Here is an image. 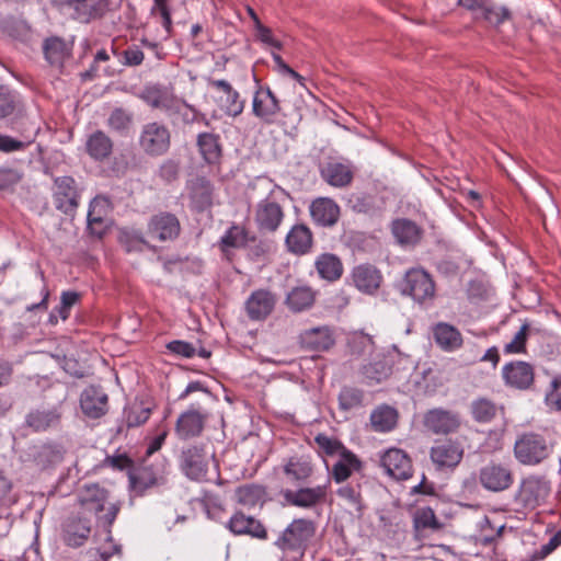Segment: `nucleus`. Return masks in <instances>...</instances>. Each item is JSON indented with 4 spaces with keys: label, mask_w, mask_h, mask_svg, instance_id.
<instances>
[{
    "label": "nucleus",
    "mask_w": 561,
    "mask_h": 561,
    "mask_svg": "<svg viewBox=\"0 0 561 561\" xmlns=\"http://www.w3.org/2000/svg\"><path fill=\"white\" fill-rule=\"evenodd\" d=\"M78 503L84 512L92 513L96 517L98 525L112 540L111 528L121 511L122 503L112 501L110 491L98 483H87L78 492Z\"/></svg>",
    "instance_id": "f257e3e1"
},
{
    "label": "nucleus",
    "mask_w": 561,
    "mask_h": 561,
    "mask_svg": "<svg viewBox=\"0 0 561 561\" xmlns=\"http://www.w3.org/2000/svg\"><path fill=\"white\" fill-rule=\"evenodd\" d=\"M553 444L538 433H524L514 444L516 460L525 466H536L550 457Z\"/></svg>",
    "instance_id": "f03ea898"
},
{
    "label": "nucleus",
    "mask_w": 561,
    "mask_h": 561,
    "mask_svg": "<svg viewBox=\"0 0 561 561\" xmlns=\"http://www.w3.org/2000/svg\"><path fill=\"white\" fill-rule=\"evenodd\" d=\"M171 139V130L165 124L149 122L140 129L138 146L146 156L158 158L169 152Z\"/></svg>",
    "instance_id": "7ed1b4c3"
},
{
    "label": "nucleus",
    "mask_w": 561,
    "mask_h": 561,
    "mask_svg": "<svg viewBox=\"0 0 561 561\" xmlns=\"http://www.w3.org/2000/svg\"><path fill=\"white\" fill-rule=\"evenodd\" d=\"M549 493V482L545 478L531 474L522 479L514 494V503L520 510H535L546 501Z\"/></svg>",
    "instance_id": "20e7f679"
},
{
    "label": "nucleus",
    "mask_w": 561,
    "mask_h": 561,
    "mask_svg": "<svg viewBox=\"0 0 561 561\" xmlns=\"http://www.w3.org/2000/svg\"><path fill=\"white\" fill-rule=\"evenodd\" d=\"M64 14L80 23L101 19L108 10V0H51Z\"/></svg>",
    "instance_id": "39448f33"
},
{
    "label": "nucleus",
    "mask_w": 561,
    "mask_h": 561,
    "mask_svg": "<svg viewBox=\"0 0 561 561\" xmlns=\"http://www.w3.org/2000/svg\"><path fill=\"white\" fill-rule=\"evenodd\" d=\"M179 466L183 474L192 481H205L208 473L209 457L203 445H190L182 449Z\"/></svg>",
    "instance_id": "423d86ee"
},
{
    "label": "nucleus",
    "mask_w": 561,
    "mask_h": 561,
    "mask_svg": "<svg viewBox=\"0 0 561 561\" xmlns=\"http://www.w3.org/2000/svg\"><path fill=\"white\" fill-rule=\"evenodd\" d=\"M81 188L70 175L54 178L53 198L57 210L73 215L80 205Z\"/></svg>",
    "instance_id": "0eeeda50"
},
{
    "label": "nucleus",
    "mask_w": 561,
    "mask_h": 561,
    "mask_svg": "<svg viewBox=\"0 0 561 561\" xmlns=\"http://www.w3.org/2000/svg\"><path fill=\"white\" fill-rule=\"evenodd\" d=\"M402 293L411 296L416 302L422 304L434 298L435 284L426 271L411 268L404 275Z\"/></svg>",
    "instance_id": "6e6552de"
},
{
    "label": "nucleus",
    "mask_w": 561,
    "mask_h": 561,
    "mask_svg": "<svg viewBox=\"0 0 561 561\" xmlns=\"http://www.w3.org/2000/svg\"><path fill=\"white\" fill-rule=\"evenodd\" d=\"M181 231L182 227L178 216L167 210L153 214L147 224L148 234L159 242L175 241Z\"/></svg>",
    "instance_id": "1a4fd4ad"
},
{
    "label": "nucleus",
    "mask_w": 561,
    "mask_h": 561,
    "mask_svg": "<svg viewBox=\"0 0 561 561\" xmlns=\"http://www.w3.org/2000/svg\"><path fill=\"white\" fill-rule=\"evenodd\" d=\"M478 479L485 490L502 492L514 483V473L510 465L490 461L479 470Z\"/></svg>",
    "instance_id": "9d476101"
},
{
    "label": "nucleus",
    "mask_w": 561,
    "mask_h": 561,
    "mask_svg": "<svg viewBox=\"0 0 561 561\" xmlns=\"http://www.w3.org/2000/svg\"><path fill=\"white\" fill-rule=\"evenodd\" d=\"M312 520L295 519L278 537L275 545L283 551L298 550L305 547L314 535Z\"/></svg>",
    "instance_id": "9b49d317"
},
{
    "label": "nucleus",
    "mask_w": 561,
    "mask_h": 561,
    "mask_svg": "<svg viewBox=\"0 0 561 561\" xmlns=\"http://www.w3.org/2000/svg\"><path fill=\"white\" fill-rule=\"evenodd\" d=\"M504 385L515 390H529L535 382V368L525 360H512L502 367Z\"/></svg>",
    "instance_id": "f8f14e48"
},
{
    "label": "nucleus",
    "mask_w": 561,
    "mask_h": 561,
    "mask_svg": "<svg viewBox=\"0 0 561 561\" xmlns=\"http://www.w3.org/2000/svg\"><path fill=\"white\" fill-rule=\"evenodd\" d=\"M283 207L272 197L260 201L254 209V222L259 232H275L284 219Z\"/></svg>",
    "instance_id": "ddd939ff"
},
{
    "label": "nucleus",
    "mask_w": 561,
    "mask_h": 561,
    "mask_svg": "<svg viewBox=\"0 0 561 561\" xmlns=\"http://www.w3.org/2000/svg\"><path fill=\"white\" fill-rule=\"evenodd\" d=\"M423 423L433 434L447 435L458 432L462 422L459 412L436 408L425 413Z\"/></svg>",
    "instance_id": "4468645a"
},
{
    "label": "nucleus",
    "mask_w": 561,
    "mask_h": 561,
    "mask_svg": "<svg viewBox=\"0 0 561 561\" xmlns=\"http://www.w3.org/2000/svg\"><path fill=\"white\" fill-rule=\"evenodd\" d=\"M209 412L202 407L192 405L178 417L175 433L180 439H190L202 435Z\"/></svg>",
    "instance_id": "2eb2a0df"
},
{
    "label": "nucleus",
    "mask_w": 561,
    "mask_h": 561,
    "mask_svg": "<svg viewBox=\"0 0 561 561\" xmlns=\"http://www.w3.org/2000/svg\"><path fill=\"white\" fill-rule=\"evenodd\" d=\"M208 83L218 92L216 102L227 116L237 117L242 114L245 101L241 99L239 92L228 81L210 79Z\"/></svg>",
    "instance_id": "dca6fc26"
},
{
    "label": "nucleus",
    "mask_w": 561,
    "mask_h": 561,
    "mask_svg": "<svg viewBox=\"0 0 561 561\" xmlns=\"http://www.w3.org/2000/svg\"><path fill=\"white\" fill-rule=\"evenodd\" d=\"M386 473L394 480H408L412 477L413 467L410 456L402 449L390 448L380 458Z\"/></svg>",
    "instance_id": "f3484780"
},
{
    "label": "nucleus",
    "mask_w": 561,
    "mask_h": 561,
    "mask_svg": "<svg viewBox=\"0 0 561 561\" xmlns=\"http://www.w3.org/2000/svg\"><path fill=\"white\" fill-rule=\"evenodd\" d=\"M279 112V101L270 87L259 85L253 95V115L266 124H272Z\"/></svg>",
    "instance_id": "a211bd4d"
},
{
    "label": "nucleus",
    "mask_w": 561,
    "mask_h": 561,
    "mask_svg": "<svg viewBox=\"0 0 561 561\" xmlns=\"http://www.w3.org/2000/svg\"><path fill=\"white\" fill-rule=\"evenodd\" d=\"M351 278L358 291L369 296L378 291L383 280L381 272L368 263L356 265L352 270Z\"/></svg>",
    "instance_id": "6ab92c4d"
},
{
    "label": "nucleus",
    "mask_w": 561,
    "mask_h": 561,
    "mask_svg": "<svg viewBox=\"0 0 561 561\" xmlns=\"http://www.w3.org/2000/svg\"><path fill=\"white\" fill-rule=\"evenodd\" d=\"M250 233L244 226L233 222L217 243L221 257L228 263H232L236 256L233 250L247 247Z\"/></svg>",
    "instance_id": "aec40b11"
},
{
    "label": "nucleus",
    "mask_w": 561,
    "mask_h": 561,
    "mask_svg": "<svg viewBox=\"0 0 561 561\" xmlns=\"http://www.w3.org/2000/svg\"><path fill=\"white\" fill-rule=\"evenodd\" d=\"M80 408L87 417L100 419L107 413L108 396L100 386H90L80 396Z\"/></svg>",
    "instance_id": "412c9836"
},
{
    "label": "nucleus",
    "mask_w": 561,
    "mask_h": 561,
    "mask_svg": "<svg viewBox=\"0 0 561 561\" xmlns=\"http://www.w3.org/2000/svg\"><path fill=\"white\" fill-rule=\"evenodd\" d=\"M141 100L152 108L163 110L165 112H178L179 100L171 92V90L162 84L146 85L140 94Z\"/></svg>",
    "instance_id": "4be33fe9"
},
{
    "label": "nucleus",
    "mask_w": 561,
    "mask_h": 561,
    "mask_svg": "<svg viewBox=\"0 0 561 561\" xmlns=\"http://www.w3.org/2000/svg\"><path fill=\"white\" fill-rule=\"evenodd\" d=\"M91 520L80 515L69 516L62 525V540L68 547L79 548L91 534Z\"/></svg>",
    "instance_id": "5701e85b"
},
{
    "label": "nucleus",
    "mask_w": 561,
    "mask_h": 561,
    "mask_svg": "<svg viewBox=\"0 0 561 561\" xmlns=\"http://www.w3.org/2000/svg\"><path fill=\"white\" fill-rule=\"evenodd\" d=\"M227 528L236 536H250L264 540L267 538V530L264 525L253 516L237 511L228 520Z\"/></svg>",
    "instance_id": "b1692460"
},
{
    "label": "nucleus",
    "mask_w": 561,
    "mask_h": 561,
    "mask_svg": "<svg viewBox=\"0 0 561 561\" xmlns=\"http://www.w3.org/2000/svg\"><path fill=\"white\" fill-rule=\"evenodd\" d=\"M276 297L270 290H254L245 301V312L250 320H265L274 310Z\"/></svg>",
    "instance_id": "393cba45"
},
{
    "label": "nucleus",
    "mask_w": 561,
    "mask_h": 561,
    "mask_svg": "<svg viewBox=\"0 0 561 561\" xmlns=\"http://www.w3.org/2000/svg\"><path fill=\"white\" fill-rule=\"evenodd\" d=\"M191 207L202 213L213 205L214 186L205 176H195L187 182Z\"/></svg>",
    "instance_id": "a878e982"
},
{
    "label": "nucleus",
    "mask_w": 561,
    "mask_h": 561,
    "mask_svg": "<svg viewBox=\"0 0 561 561\" xmlns=\"http://www.w3.org/2000/svg\"><path fill=\"white\" fill-rule=\"evenodd\" d=\"M430 455L437 468H455L463 457V449L457 442L444 440L434 445Z\"/></svg>",
    "instance_id": "bb28decb"
},
{
    "label": "nucleus",
    "mask_w": 561,
    "mask_h": 561,
    "mask_svg": "<svg viewBox=\"0 0 561 561\" xmlns=\"http://www.w3.org/2000/svg\"><path fill=\"white\" fill-rule=\"evenodd\" d=\"M61 411L58 407L49 409H34L25 416V425L35 433L55 428L60 424Z\"/></svg>",
    "instance_id": "cd10ccee"
},
{
    "label": "nucleus",
    "mask_w": 561,
    "mask_h": 561,
    "mask_svg": "<svg viewBox=\"0 0 561 561\" xmlns=\"http://www.w3.org/2000/svg\"><path fill=\"white\" fill-rule=\"evenodd\" d=\"M198 152L205 163L219 164L222 158V145L220 136L214 133H201L196 138Z\"/></svg>",
    "instance_id": "c85d7f7f"
},
{
    "label": "nucleus",
    "mask_w": 561,
    "mask_h": 561,
    "mask_svg": "<svg viewBox=\"0 0 561 561\" xmlns=\"http://www.w3.org/2000/svg\"><path fill=\"white\" fill-rule=\"evenodd\" d=\"M42 49L46 61L57 68H62L66 59L71 55V46L59 36L45 38Z\"/></svg>",
    "instance_id": "c756f323"
},
{
    "label": "nucleus",
    "mask_w": 561,
    "mask_h": 561,
    "mask_svg": "<svg viewBox=\"0 0 561 561\" xmlns=\"http://www.w3.org/2000/svg\"><path fill=\"white\" fill-rule=\"evenodd\" d=\"M433 337L437 346L445 352H455L463 344L460 331L446 322H438L434 325Z\"/></svg>",
    "instance_id": "7c9ffc66"
},
{
    "label": "nucleus",
    "mask_w": 561,
    "mask_h": 561,
    "mask_svg": "<svg viewBox=\"0 0 561 561\" xmlns=\"http://www.w3.org/2000/svg\"><path fill=\"white\" fill-rule=\"evenodd\" d=\"M114 142L103 130L90 134L85 141V152L98 162L107 160L113 153Z\"/></svg>",
    "instance_id": "2f4dec72"
},
{
    "label": "nucleus",
    "mask_w": 561,
    "mask_h": 561,
    "mask_svg": "<svg viewBox=\"0 0 561 561\" xmlns=\"http://www.w3.org/2000/svg\"><path fill=\"white\" fill-rule=\"evenodd\" d=\"M285 243L289 252L306 254L312 247V231L305 225H295L287 233Z\"/></svg>",
    "instance_id": "473e14b6"
},
{
    "label": "nucleus",
    "mask_w": 561,
    "mask_h": 561,
    "mask_svg": "<svg viewBox=\"0 0 561 561\" xmlns=\"http://www.w3.org/2000/svg\"><path fill=\"white\" fill-rule=\"evenodd\" d=\"M325 468L334 481L341 483L347 480L354 470L360 468V461L355 454L348 451L342 457L333 459Z\"/></svg>",
    "instance_id": "72a5a7b5"
},
{
    "label": "nucleus",
    "mask_w": 561,
    "mask_h": 561,
    "mask_svg": "<svg viewBox=\"0 0 561 561\" xmlns=\"http://www.w3.org/2000/svg\"><path fill=\"white\" fill-rule=\"evenodd\" d=\"M321 175L328 184L334 187H346L354 178L351 167L341 162L328 163L321 170Z\"/></svg>",
    "instance_id": "f704fd0d"
},
{
    "label": "nucleus",
    "mask_w": 561,
    "mask_h": 561,
    "mask_svg": "<svg viewBox=\"0 0 561 561\" xmlns=\"http://www.w3.org/2000/svg\"><path fill=\"white\" fill-rule=\"evenodd\" d=\"M391 232L398 243L402 245H414L422 237L420 227L412 220L405 218L393 220Z\"/></svg>",
    "instance_id": "c9c22d12"
},
{
    "label": "nucleus",
    "mask_w": 561,
    "mask_h": 561,
    "mask_svg": "<svg viewBox=\"0 0 561 561\" xmlns=\"http://www.w3.org/2000/svg\"><path fill=\"white\" fill-rule=\"evenodd\" d=\"M128 476L131 488L138 492H145L147 489L157 485L160 479L159 472L146 463L129 470Z\"/></svg>",
    "instance_id": "e433bc0d"
},
{
    "label": "nucleus",
    "mask_w": 561,
    "mask_h": 561,
    "mask_svg": "<svg viewBox=\"0 0 561 561\" xmlns=\"http://www.w3.org/2000/svg\"><path fill=\"white\" fill-rule=\"evenodd\" d=\"M314 291L308 286L294 287L285 298V305L293 312H301L312 307Z\"/></svg>",
    "instance_id": "4c0bfd02"
},
{
    "label": "nucleus",
    "mask_w": 561,
    "mask_h": 561,
    "mask_svg": "<svg viewBox=\"0 0 561 561\" xmlns=\"http://www.w3.org/2000/svg\"><path fill=\"white\" fill-rule=\"evenodd\" d=\"M283 472L288 482L298 486L312 474L313 468L309 461L301 457H291L284 465Z\"/></svg>",
    "instance_id": "58836bf2"
},
{
    "label": "nucleus",
    "mask_w": 561,
    "mask_h": 561,
    "mask_svg": "<svg viewBox=\"0 0 561 561\" xmlns=\"http://www.w3.org/2000/svg\"><path fill=\"white\" fill-rule=\"evenodd\" d=\"M398 422V412L389 405H381L370 414V423L376 432L386 433L392 431Z\"/></svg>",
    "instance_id": "ea45409f"
},
{
    "label": "nucleus",
    "mask_w": 561,
    "mask_h": 561,
    "mask_svg": "<svg viewBox=\"0 0 561 561\" xmlns=\"http://www.w3.org/2000/svg\"><path fill=\"white\" fill-rule=\"evenodd\" d=\"M343 263L339 256L325 253L318 257V275L328 282H336L343 275Z\"/></svg>",
    "instance_id": "a19ab883"
},
{
    "label": "nucleus",
    "mask_w": 561,
    "mask_h": 561,
    "mask_svg": "<svg viewBox=\"0 0 561 561\" xmlns=\"http://www.w3.org/2000/svg\"><path fill=\"white\" fill-rule=\"evenodd\" d=\"M348 451L339 439L318 434V455L322 457L325 466Z\"/></svg>",
    "instance_id": "79ce46f5"
},
{
    "label": "nucleus",
    "mask_w": 561,
    "mask_h": 561,
    "mask_svg": "<svg viewBox=\"0 0 561 561\" xmlns=\"http://www.w3.org/2000/svg\"><path fill=\"white\" fill-rule=\"evenodd\" d=\"M65 455L66 448L61 444H45L35 455V461L42 468H47L61 462Z\"/></svg>",
    "instance_id": "37998d69"
},
{
    "label": "nucleus",
    "mask_w": 561,
    "mask_h": 561,
    "mask_svg": "<svg viewBox=\"0 0 561 561\" xmlns=\"http://www.w3.org/2000/svg\"><path fill=\"white\" fill-rule=\"evenodd\" d=\"M117 240L127 253L142 252L145 248H151L142 233L135 229H121Z\"/></svg>",
    "instance_id": "c03bdc74"
},
{
    "label": "nucleus",
    "mask_w": 561,
    "mask_h": 561,
    "mask_svg": "<svg viewBox=\"0 0 561 561\" xmlns=\"http://www.w3.org/2000/svg\"><path fill=\"white\" fill-rule=\"evenodd\" d=\"M497 410V405L486 398H478L470 404L471 416L478 423H490L496 416Z\"/></svg>",
    "instance_id": "a18cd8bd"
},
{
    "label": "nucleus",
    "mask_w": 561,
    "mask_h": 561,
    "mask_svg": "<svg viewBox=\"0 0 561 561\" xmlns=\"http://www.w3.org/2000/svg\"><path fill=\"white\" fill-rule=\"evenodd\" d=\"M152 412V408L142 401L134 402L124 410V420L128 428L145 424Z\"/></svg>",
    "instance_id": "49530a36"
},
{
    "label": "nucleus",
    "mask_w": 561,
    "mask_h": 561,
    "mask_svg": "<svg viewBox=\"0 0 561 561\" xmlns=\"http://www.w3.org/2000/svg\"><path fill=\"white\" fill-rule=\"evenodd\" d=\"M20 94L8 85L0 84V118H5L21 111Z\"/></svg>",
    "instance_id": "de8ad7c7"
},
{
    "label": "nucleus",
    "mask_w": 561,
    "mask_h": 561,
    "mask_svg": "<svg viewBox=\"0 0 561 561\" xmlns=\"http://www.w3.org/2000/svg\"><path fill=\"white\" fill-rule=\"evenodd\" d=\"M282 494L285 501L294 506L310 507L316 504V489L300 488L297 491L284 490Z\"/></svg>",
    "instance_id": "09e8293b"
},
{
    "label": "nucleus",
    "mask_w": 561,
    "mask_h": 561,
    "mask_svg": "<svg viewBox=\"0 0 561 561\" xmlns=\"http://www.w3.org/2000/svg\"><path fill=\"white\" fill-rule=\"evenodd\" d=\"M340 217L339 205L330 198L318 197V224L333 226Z\"/></svg>",
    "instance_id": "8fccbe9b"
},
{
    "label": "nucleus",
    "mask_w": 561,
    "mask_h": 561,
    "mask_svg": "<svg viewBox=\"0 0 561 561\" xmlns=\"http://www.w3.org/2000/svg\"><path fill=\"white\" fill-rule=\"evenodd\" d=\"M238 503L245 506H255L265 496V489L257 484L241 485L236 490Z\"/></svg>",
    "instance_id": "3c124183"
},
{
    "label": "nucleus",
    "mask_w": 561,
    "mask_h": 561,
    "mask_svg": "<svg viewBox=\"0 0 561 561\" xmlns=\"http://www.w3.org/2000/svg\"><path fill=\"white\" fill-rule=\"evenodd\" d=\"M100 204V199L98 197L93 198L90 202L89 211H88V231L92 237L98 239H103V237L107 233L108 226L106 220L103 217H95V209Z\"/></svg>",
    "instance_id": "603ef678"
},
{
    "label": "nucleus",
    "mask_w": 561,
    "mask_h": 561,
    "mask_svg": "<svg viewBox=\"0 0 561 561\" xmlns=\"http://www.w3.org/2000/svg\"><path fill=\"white\" fill-rule=\"evenodd\" d=\"M247 251L248 257L252 261H259L266 256L272 250V243L267 240L259 238L254 233H250L247 241V247L243 248Z\"/></svg>",
    "instance_id": "864d4df0"
},
{
    "label": "nucleus",
    "mask_w": 561,
    "mask_h": 561,
    "mask_svg": "<svg viewBox=\"0 0 561 561\" xmlns=\"http://www.w3.org/2000/svg\"><path fill=\"white\" fill-rule=\"evenodd\" d=\"M133 124V115L123 108H115L107 118V126L117 133H126Z\"/></svg>",
    "instance_id": "5fc2aeb1"
},
{
    "label": "nucleus",
    "mask_w": 561,
    "mask_h": 561,
    "mask_svg": "<svg viewBox=\"0 0 561 561\" xmlns=\"http://www.w3.org/2000/svg\"><path fill=\"white\" fill-rule=\"evenodd\" d=\"M112 51L115 56H118L122 65L127 67H137L142 64L145 59L144 51L137 46H128L123 51H118L115 47H112Z\"/></svg>",
    "instance_id": "6e6d98bb"
},
{
    "label": "nucleus",
    "mask_w": 561,
    "mask_h": 561,
    "mask_svg": "<svg viewBox=\"0 0 561 561\" xmlns=\"http://www.w3.org/2000/svg\"><path fill=\"white\" fill-rule=\"evenodd\" d=\"M529 324L524 323L518 332L514 335L513 340L505 344L504 353L505 354H525L526 353V343L528 339Z\"/></svg>",
    "instance_id": "4d7b16f0"
},
{
    "label": "nucleus",
    "mask_w": 561,
    "mask_h": 561,
    "mask_svg": "<svg viewBox=\"0 0 561 561\" xmlns=\"http://www.w3.org/2000/svg\"><path fill=\"white\" fill-rule=\"evenodd\" d=\"M23 179V172L16 168L0 167V191L12 190Z\"/></svg>",
    "instance_id": "13d9d810"
},
{
    "label": "nucleus",
    "mask_w": 561,
    "mask_h": 561,
    "mask_svg": "<svg viewBox=\"0 0 561 561\" xmlns=\"http://www.w3.org/2000/svg\"><path fill=\"white\" fill-rule=\"evenodd\" d=\"M81 295L73 290L62 291L60 305L55 308L59 318L66 321L70 317L71 308L80 301Z\"/></svg>",
    "instance_id": "bf43d9fd"
},
{
    "label": "nucleus",
    "mask_w": 561,
    "mask_h": 561,
    "mask_svg": "<svg viewBox=\"0 0 561 561\" xmlns=\"http://www.w3.org/2000/svg\"><path fill=\"white\" fill-rule=\"evenodd\" d=\"M362 373H363V376L365 377V379H367L369 383H371V382L378 383L388 377L389 369L383 363L378 362V363H370L368 365H365L363 367Z\"/></svg>",
    "instance_id": "052dcab7"
},
{
    "label": "nucleus",
    "mask_w": 561,
    "mask_h": 561,
    "mask_svg": "<svg viewBox=\"0 0 561 561\" xmlns=\"http://www.w3.org/2000/svg\"><path fill=\"white\" fill-rule=\"evenodd\" d=\"M151 16H160L164 30L162 39L167 41L173 35L172 11L170 7H151Z\"/></svg>",
    "instance_id": "680f3d73"
},
{
    "label": "nucleus",
    "mask_w": 561,
    "mask_h": 561,
    "mask_svg": "<svg viewBox=\"0 0 561 561\" xmlns=\"http://www.w3.org/2000/svg\"><path fill=\"white\" fill-rule=\"evenodd\" d=\"M483 18L490 23L501 24L511 19V11L506 7H494L486 2L482 8Z\"/></svg>",
    "instance_id": "e2e57ef3"
},
{
    "label": "nucleus",
    "mask_w": 561,
    "mask_h": 561,
    "mask_svg": "<svg viewBox=\"0 0 561 561\" xmlns=\"http://www.w3.org/2000/svg\"><path fill=\"white\" fill-rule=\"evenodd\" d=\"M180 170V161L174 159H167L160 164L158 175L162 181L172 183L179 179Z\"/></svg>",
    "instance_id": "0e129e2a"
},
{
    "label": "nucleus",
    "mask_w": 561,
    "mask_h": 561,
    "mask_svg": "<svg viewBox=\"0 0 561 561\" xmlns=\"http://www.w3.org/2000/svg\"><path fill=\"white\" fill-rule=\"evenodd\" d=\"M416 528H430V529H439L440 524L436 518L434 511L430 507L421 508L416 512L414 518Z\"/></svg>",
    "instance_id": "69168bd1"
},
{
    "label": "nucleus",
    "mask_w": 561,
    "mask_h": 561,
    "mask_svg": "<svg viewBox=\"0 0 561 561\" xmlns=\"http://www.w3.org/2000/svg\"><path fill=\"white\" fill-rule=\"evenodd\" d=\"M363 397V391L359 389L344 388L339 396L340 405L344 410L353 409L362 404Z\"/></svg>",
    "instance_id": "338daca9"
},
{
    "label": "nucleus",
    "mask_w": 561,
    "mask_h": 561,
    "mask_svg": "<svg viewBox=\"0 0 561 561\" xmlns=\"http://www.w3.org/2000/svg\"><path fill=\"white\" fill-rule=\"evenodd\" d=\"M545 401L550 409L561 411V376L551 381V389L547 392Z\"/></svg>",
    "instance_id": "774afa93"
}]
</instances>
